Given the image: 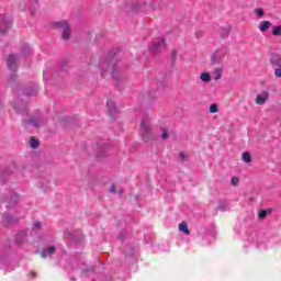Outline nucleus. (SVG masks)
Masks as SVG:
<instances>
[{"mask_svg":"<svg viewBox=\"0 0 281 281\" xmlns=\"http://www.w3.org/2000/svg\"><path fill=\"white\" fill-rule=\"evenodd\" d=\"M140 135L144 142H153V139H155V135H153V128L146 120L140 122Z\"/></svg>","mask_w":281,"mask_h":281,"instance_id":"f257e3e1","label":"nucleus"},{"mask_svg":"<svg viewBox=\"0 0 281 281\" xmlns=\"http://www.w3.org/2000/svg\"><path fill=\"white\" fill-rule=\"evenodd\" d=\"M57 27H60L63 31V38L64 41H69V24H67V22H57L56 23Z\"/></svg>","mask_w":281,"mask_h":281,"instance_id":"f03ea898","label":"nucleus"},{"mask_svg":"<svg viewBox=\"0 0 281 281\" xmlns=\"http://www.w3.org/2000/svg\"><path fill=\"white\" fill-rule=\"evenodd\" d=\"M56 254V246H49L41 251L42 258H49Z\"/></svg>","mask_w":281,"mask_h":281,"instance_id":"7ed1b4c3","label":"nucleus"},{"mask_svg":"<svg viewBox=\"0 0 281 281\" xmlns=\"http://www.w3.org/2000/svg\"><path fill=\"white\" fill-rule=\"evenodd\" d=\"M7 65H8L9 69L14 71L16 69V56L15 55H9V57L7 59Z\"/></svg>","mask_w":281,"mask_h":281,"instance_id":"20e7f679","label":"nucleus"},{"mask_svg":"<svg viewBox=\"0 0 281 281\" xmlns=\"http://www.w3.org/2000/svg\"><path fill=\"white\" fill-rule=\"evenodd\" d=\"M270 63L274 65V67H281V56L279 54H272L270 56Z\"/></svg>","mask_w":281,"mask_h":281,"instance_id":"39448f33","label":"nucleus"},{"mask_svg":"<svg viewBox=\"0 0 281 281\" xmlns=\"http://www.w3.org/2000/svg\"><path fill=\"white\" fill-rule=\"evenodd\" d=\"M269 100V93L262 92L261 94L257 95L256 104H265Z\"/></svg>","mask_w":281,"mask_h":281,"instance_id":"423d86ee","label":"nucleus"},{"mask_svg":"<svg viewBox=\"0 0 281 281\" xmlns=\"http://www.w3.org/2000/svg\"><path fill=\"white\" fill-rule=\"evenodd\" d=\"M179 232H182V234H186V236H190V228H188V223L182 222L178 226Z\"/></svg>","mask_w":281,"mask_h":281,"instance_id":"0eeeda50","label":"nucleus"},{"mask_svg":"<svg viewBox=\"0 0 281 281\" xmlns=\"http://www.w3.org/2000/svg\"><path fill=\"white\" fill-rule=\"evenodd\" d=\"M271 27V22L270 21H262L259 23V30L260 32H267Z\"/></svg>","mask_w":281,"mask_h":281,"instance_id":"6e6552de","label":"nucleus"},{"mask_svg":"<svg viewBox=\"0 0 281 281\" xmlns=\"http://www.w3.org/2000/svg\"><path fill=\"white\" fill-rule=\"evenodd\" d=\"M223 76V68H215L214 69V80L218 81L221 80Z\"/></svg>","mask_w":281,"mask_h":281,"instance_id":"1a4fd4ad","label":"nucleus"},{"mask_svg":"<svg viewBox=\"0 0 281 281\" xmlns=\"http://www.w3.org/2000/svg\"><path fill=\"white\" fill-rule=\"evenodd\" d=\"M106 108L109 109L110 113H115V101L108 100Z\"/></svg>","mask_w":281,"mask_h":281,"instance_id":"9d476101","label":"nucleus"},{"mask_svg":"<svg viewBox=\"0 0 281 281\" xmlns=\"http://www.w3.org/2000/svg\"><path fill=\"white\" fill-rule=\"evenodd\" d=\"M241 159L245 164H251V154L249 151L244 153Z\"/></svg>","mask_w":281,"mask_h":281,"instance_id":"9b49d317","label":"nucleus"},{"mask_svg":"<svg viewBox=\"0 0 281 281\" xmlns=\"http://www.w3.org/2000/svg\"><path fill=\"white\" fill-rule=\"evenodd\" d=\"M200 80H202V82H210V80H212V77L207 72H202L200 76Z\"/></svg>","mask_w":281,"mask_h":281,"instance_id":"f8f14e48","label":"nucleus"},{"mask_svg":"<svg viewBox=\"0 0 281 281\" xmlns=\"http://www.w3.org/2000/svg\"><path fill=\"white\" fill-rule=\"evenodd\" d=\"M272 36H281V25L272 27Z\"/></svg>","mask_w":281,"mask_h":281,"instance_id":"ddd939ff","label":"nucleus"},{"mask_svg":"<svg viewBox=\"0 0 281 281\" xmlns=\"http://www.w3.org/2000/svg\"><path fill=\"white\" fill-rule=\"evenodd\" d=\"M25 240H27V236H25V234H20L18 239H16V243H19L20 245H23V243H25Z\"/></svg>","mask_w":281,"mask_h":281,"instance_id":"4468645a","label":"nucleus"},{"mask_svg":"<svg viewBox=\"0 0 281 281\" xmlns=\"http://www.w3.org/2000/svg\"><path fill=\"white\" fill-rule=\"evenodd\" d=\"M156 49H164L166 47V40L161 38L158 44H155Z\"/></svg>","mask_w":281,"mask_h":281,"instance_id":"2eb2a0df","label":"nucleus"},{"mask_svg":"<svg viewBox=\"0 0 281 281\" xmlns=\"http://www.w3.org/2000/svg\"><path fill=\"white\" fill-rule=\"evenodd\" d=\"M209 113H218V105L216 104H211L209 109Z\"/></svg>","mask_w":281,"mask_h":281,"instance_id":"dca6fc26","label":"nucleus"},{"mask_svg":"<svg viewBox=\"0 0 281 281\" xmlns=\"http://www.w3.org/2000/svg\"><path fill=\"white\" fill-rule=\"evenodd\" d=\"M30 146H31V148H38V139L31 138Z\"/></svg>","mask_w":281,"mask_h":281,"instance_id":"f3484780","label":"nucleus"},{"mask_svg":"<svg viewBox=\"0 0 281 281\" xmlns=\"http://www.w3.org/2000/svg\"><path fill=\"white\" fill-rule=\"evenodd\" d=\"M268 213H269V211H267V210L260 211V212L258 213V218H260V220L267 218V214H268Z\"/></svg>","mask_w":281,"mask_h":281,"instance_id":"a211bd4d","label":"nucleus"},{"mask_svg":"<svg viewBox=\"0 0 281 281\" xmlns=\"http://www.w3.org/2000/svg\"><path fill=\"white\" fill-rule=\"evenodd\" d=\"M25 124H33L35 126V128H38L41 126L40 123L36 122V120L34 117H31L29 120V122H26Z\"/></svg>","mask_w":281,"mask_h":281,"instance_id":"6ab92c4d","label":"nucleus"},{"mask_svg":"<svg viewBox=\"0 0 281 281\" xmlns=\"http://www.w3.org/2000/svg\"><path fill=\"white\" fill-rule=\"evenodd\" d=\"M231 183H232V186L236 187V186H238V183H240V179H238V177H233L231 179Z\"/></svg>","mask_w":281,"mask_h":281,"instance_id":"aec40b11","label":"nucleus"},{"mask_svg":"<svg viewBox=\"0 0 281 281\" xmlns=\"http://www.w3.org/2000/svg\"><path fill=\"white\" fill-rule=\"evenodd\" d=\"M255 14H257L259 18L265 16V11L262 9H255Z\"/></svg>","mask_w":281,"mask_h":281,"instance_id":"412c9836","label":"nucleus"},{"mask_svg":"<svg viewBox=\"0 0 281 281\" xmlns=\"http://www.w3.org/2000/svg\"><path fill=\"white\" fill-rule=\"evenodd\" d=\"M161 138L162 139H168V130L166 128H161Z\"/></svg>","mask_w":281,"mask_h":281,"instance_id":"4be33fe9","label":"nucleus"},{"mask_svg":"<svg viewBox=\"0 0 281 281\" xmlns=\"http://www.w3.org/2000/svg\"><path fill=\"white\" fill-rule=\"evenodd\" d=\"M274 76H277V78H281V68H277L274 70Z\"/></svg>","mask_w":281,"mask_h":281,"instance_id":"5701e85b","label":"nucleus"},{"mask_svg":"<svg viewBox=\"0 0 281 281\" xmlns=\"http://www.w3.org/2000/svg\"><path fill=\"white\" fill-rule=\"evenodd\" d=\"M179 157H180L181 161H186V159H188V156H186V154H183V153H180Z\"/></svg>","mask_w":281,"mask_h":281,"instance_id":"b1692460","label":"nucleus"},{"mask_svg":"<svg viewBox=\"0 0 281 281\" xmlns=\"http://www.w3.org/2000/svg\"><path fill=\"white\" fill-rule=\"evenodd\" d=\"M34 229H41V222H35L33 224Z\"/></svg>","mask_w":281,"mask_h":281,"instance_id":"393cba45","label":"nucleus"},{"mask_svg":"<svg viewBox=\"0 0 281 281\" xmlns=\"http://www.w3.org/2000/svg\"><path fill=\"white\" fill-rule=\"evenodd\" d=\"M110 192L114 193L115 192V186L110 187Z\"/></svg>","mask_w":281,"mask_h":281,"instance_id":"a878e982","label":"nucleus"},{"mask_svg":"<svg viewBox=\"0 0 281 281\" xmlns=\"http://www.w3.org/2000/svg\"><path fill=\"white\" fill-rule=\"evenodd\" d=\"M0 33H1V34H5V31H3V30H0Z\"/></svg>","mask_w":281,"mask_h":281,"instance_id":"bb28decb","label":"nucleus"},{"mask_svg":"<svg viewBox=\"0 0 281 281\" xmlns=\"http://www.w3.org/2000/svg\"><path fill=\"white\" fill-rule=\"evenodd\" d=\"M226 36H228V31L226 32V35L224 36V38H226Z\"/></svg>","mask_w":281,"mask_h":281,"instance_id":"cd10ccee","label":"nucleus"}]
</instances>
